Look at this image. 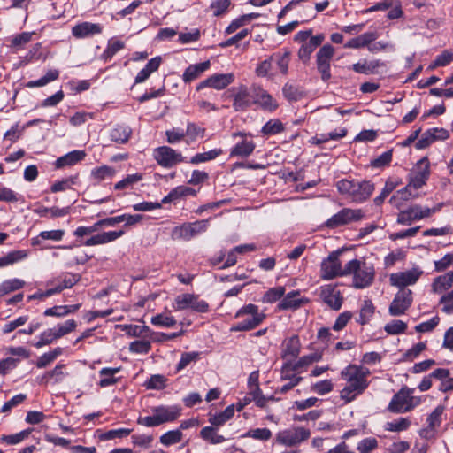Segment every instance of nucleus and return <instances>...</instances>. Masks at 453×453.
I'll use <instances>...</instances> for the list:
<instances>
[{
	"mask_svg": "<svg viewBox=\"0 0 453 453\" xmlns=\"http://www.w3.org/2000/svg\"><path fill=\"white\" fill-rule=\"evenodd\" d=\"M370 371L357 365H349L341 372V377L346 381V386L341 390L340 397L345 403L353 402L362 395L369 386Z\"/></svg>",
	"mask_w": 453,
	"mask_h": 453,
	"instance_id": "1",
	"label": "nucleus"
},
{
	"mask_svg": "<svg viewBox=\"0 0 453 453\" xmlns=\"http://www.w3.org/2000/svg\"><path fill=\"white\" fill-rule=\"evenodd\" d=\"M344 273L353 275V287L361 289L369 287L374 280L375 269L365 260L353 259L344 266Z\"/></svg>",
	"mask_w": 453,
	"mask_h": 453,
	"instance_id": "2",
	"label": "nucleus"
},
{
	"mask_svg": "<svg viewBox=\"0 0 453 453\" xmlns=\"http://www.w3.org/2000/svg\"><path fill=\"white\" fill-rule=\"evenodd\" d=\"M338 191L349 196L353 202L362 203L367 200L374 190V185L371 181L341 180L336 184Z\"/></svg>",
	"mask_w": 453,
	"mask_h": 453,
	"instance_id": "3",
	"label": "nucleus"
},
{
	"mask_svg": "<svg viewBox=\"0 0 453 453\" xmlns=\"http://www.w3.org/2000/svg\"><path fill=\"white\" fill-rule=\"evenodd\" d=\"M414 388L403 386L397 393H395L388 406V411L392 413H405L412 411L420 404L421 397L413 396Z\"/></svg>",
	"mask_w": 453,
	"mask_h": 453,
	"instance_id": "4",
	"label": "nucleus"
},
{
	"mask_svg": "<svg viewBox=\"0 0 453 453\" xmlns=\"http://www.w3.org/2000/svg\"><path fill=\"white\" fill-rule=\"evenodd\" d=\"M244 315L250 317L244 319L238 322L234 327V331H249L254 329L262 323L265 319V315L263 312H259L258 307L255 304L250 303L240 309L235 317L241 318Z\"/></svg>",
	"mask_w": 453,
	"mask_h": 453,
	"instance_id": "5",
	"label": "nucleus"
},
{
	"mask_svg": "<svg viewBox=\"0 0 453 453\" xmlns=\"http://www.w3.org/2000/svg\"><path fill=\"white\" fill-rule=\"evenodd\" d=\"M441 204H438L434 208H422L420 205L415 204L406 210L401 211L397 215V223L403 226H410L412 222L429 218L434 213L439 211Z\"/></svg>",
	"mask_w": 453,
	"mask_h": 453,
	"instance_id": "6",
	"label": "nucleus"
},
{
	"mask_svg": "<svg viewBox=\"0 0 453 453\" xmlns=\"http://www.w3.org/2000/svg\"><path fill=\"white\" fill-rule=\"evenodd\" d=\"M173 307L175 311L191 309L194 311L205 313L209 311V304L204 300L199 299L197 295L181 294L175 297Z\"/></svg>",
	"mask_w": 453,
	"mask_h": 453,
	"instance_id": "7",
	"label": "nucleus"
},
{
	"mask_svg": "<svg viewBox=\"0 0 453 453\" xmlns=\"http://www.w3.org/2000/svg\"><path fill=\"white\" fill-rule=\"evenodd\" d=\"M341 253V250L333 251L322 261L320 277L323 280H330L339 276H346L344 268H342V264L339 259Z\"/></svg>",
	"mask_w": 453,
	"mask_h": 453,
	"instance_id": "8",
	"label": "nucleus"
},
{
	"mask_svg": "<svg viewBox=\"0 0 453 453\" xmlns=\"http://www.w3.org/2000/svg\"><path fill=\"white\" fill-rule=\"evenodd\" d=\"M153 157L165 168H172L184 161L182 154L169 146H160L153 150Z\"/></svg>",
	"mask_w": 453,
	"mask_h": 453,
	"instance_id": "9",
	"label": "nucleus"
},
{
	"mask_svg": "<svg viewBox=\"0 0 453 453\" xmlns=\"http://www.w3.org/2000/svg\"><path fill=\"white\" fill-rule=\"evenodd\" d=\"M208 220H197L193 223H184L175 226L172 230L173 240L189 241L194 236L204 232L207 229Z\"/></svg>",
	"mask_w": 453,
	"mask_h": 453,
	"instance_id": "10",
	"label": "nucleus"
},
{
	"mask_svg": "<svg viewBox=\"0 0 453 453\" xmlns=\"http://www.w3.org/2000/svg\"><path fill=\"white\" fill-rule=\"evenodd\" d=\"M364 218V212L360 209L344 208L329 218L325 223L326 226L331 229L359 221Z\"/></svg>",
	"mask_w": 453,
	"mask_h": 453,
	"instance_id": "11",
	"label": "nucleus"
},
{
	"mask_svg": "<svg viewBox=\"0 0 453 453\" xmlns=\"http://www.w3.org/2000/svg\"><path fill=\"white\" fill-rule=\"evenodd\" d=\"M311 435V432L303 427H294L279 432L276 434V441L285 446H295L306 441Z\"/></svg>",
	"mask_w": 453,
	"mask_h": 453,
	"instance_id": "12",
	"label": "nucleus"
},
{
	"mask_svg": "<svg viewBox=\"0 0 453 453\" xmlns=\"http://www.w3.org/2000/svg\"><path fill=\"white\" fill-rule=\"evenodd\" d=\"M412 292L410 289H399L388 307L391 316H401L411 307L412 303Z\"/></svg>",
	"mask_w": 453,
	"mask_h": 453,
	"instance_id": "13",
	"label": "nucleus"
},
{
	"mask_svg": "<svg viewBox=\"0 0 453 453\" xmlns=\"http://www.w3.org/2000/svg\"><path fill=\"white\" fill-rule=\"evenodd\" d=\"M233 138L242 137V140L237 142L230 150V157H248L250 156L256 144L252 140H248L247 136H251L250 134L242 132H235L232 134Z\"/></svg>",
	"mask_w": 453,
	"mask_h": 453,
	"instance_id": "14",
	"label": "nucleus"
},
{
	"mask_svg": "<svg viewBox=\"0 0 453 453\" xmlns=\"http://www.w3.org/2000/svg\"><path fill=\"white\" fill-rule=\"evenodd\" d=\"M430 174L429 164L426 159H421L417 165V169L413 170L409 175L408 187L414 189L423 187L428 180Z\"/></svg>",
	"mask_w": 453,
	"mask_h": 453,
	"instance_id": "15",
	"label": "nucleus"
},
{
	"mask_svg": "<svg viewBox=\"0 0 453 453\" xmlns=\"http://www.w3.org/2000/svg\"><path fill=\"white\" fill-rule=\"evenodd\" d=\"M233 91V107L235 111H244L254 104V93L250 94L245 85H240Z\"/></svg>",
	"mask_w": 453,
	"mask_h": 453,
	"instance_id": "16",
	"label": "nucleus"
},
{
	"mask_svg": "<svg viewBox=\"0 0 453 453\" xmlns=\"http://www.w3.org/2000/svg\"><path fill=\"white\" fill-rule=\"evenodd\" d=\"M234 81V75L232 73H215L201 81L197 85L196 90H201L204 88H212L218 90H221L226 88L228 85L232 84Z\"/></svg>",
	"mask_w": 453,
	"mask_h": 453,
	"instance_id": "17",
	"label": "nucleus"
},
{
	"mask_svg": "<svg viewBox=\"0 0 453 453\" xmlns=\"http://www.w3.org/2000/svg\"><path fill=\"white\" fill-rule=\"evenodd\" d=\"M422 272L418 269H412L405 272L392 273L389 280L392 286L399 288V289H407L406 287L415 284Z\"/></svg>",
	"mask_w": 453,
	"mask_h": 453,
	"instance_id": "18",
	"label": "nucleus"
},
{
	"mask_svg": "<svg viewBox=\"0 0 453 453\" xmlns=\"http://www.w3.org/2000/svg\"><path fill=\"white\" fill-rule=\"evenodd\" d=\"M320 297L325 303L334 311H339L342 305L343 297L336 286L328 284L321 287Z\"/></svg>",
	"mask_w": 453,
	"mask_h": 453,
	"instance_id": "19",
	"label": "nucleus"
},
{
	"mask_svg": "<svg viewBox=\"0 0 453 453\" xmlns=\"http://www.w3.org/2000/svg\"><path fill=\"white\" fill-rule=\"evenodd\" d=\"M301 352V342L297 335H292L283 341L281 345V358L292 361Z\"/></svg>",
	"mask_w": 453,
	"mask_h": 453,
	"instance_id": "20",
	"label": "nucleus"
},
{
	"mask_svg": "<svg viewBox=\"0 0 453 453\" xmlns=\"http://www.w3.org/2000/svg\"><path fill=\"white\" fill-rule=\"evenodd\" d=\"M325 40L323 34L311 36L307 42L301 45L298 50V58L303 63L307 64L310 61L311 53L316 50L317 47L320 46Z\"/></svg>",
	"mask_w": 453,
	"mask_h": 453,
	"instance_id": "21",
	"label": "nucleus"
},
{
	"mask_svg": "<svg viewBox=\"0 0 453 453\" xmlns=\"http://www.w3.org/2000/svg\"><path fill=\"white\" fill-rule=\"evenodd\" d=\"M80 280L81 275L72 273H64L53 280L49 281L47 284L48 286L56 284L54 287H52V289H56V294H58L65 288H72Z\"/></svg>",
	"mask_w": 453,
	"mask_h": 453,
	"instance_id": "22",
	"label": "nucleus"
},
{
	"mask_svg": "<svg viewBox=\"0 0 453 453\" xmlns=\"http://www.w3.org/2000/svg\"><path fill=\"white\" fill-rule=\"evenodd\" d=\"M254 104H259L264 110L273 111L277 109L278 104L272 96L260 87H253Z\"/></svg>",
	"mask_w": 453,
	"mask_h": 453,
	"instance_id": "23",
	"label": "nucleus"
},
{
	"mask_svg": "<svg viewBox=\"0 0 453 453\" xmlns=\"http://www.w3.org/2000/svg\"><path fill=\"white\" fill-rule=\"evenodd\" d=\"M124 234L123 230L102 232L92 235L84 242L85 246H96L114 242Z\"/></svg>",
	"mask_w": 453,
	"mask_h": 453,
	"instance_id": "24",
	"label": "nucleus"
},
{
	"mask_svg": "<svg viewBox=\"0 0 453 453\" xmlns=\"http://www.w3.org/2000/svg\"><path fill=\"white\" fill-rule=\"evenodd\" d=\"M181 408L173 406H157L152 409V412L157 414L161 425L177 419L180 416Z\"/></svg>",
	"mask_w": 453,
	"mask_h": 453,
	"instance_id": "25",
	"label": "nucleus"
},
{
	"mask_svg": "<svg viewBox=\"0 0 453 453\" xmlns=\"http://www.w3.org/2000/svg\"><path fill=\"white\" fill-rule=\"evenodd\" d=\"M103 27L99 24L81 22L72 28V35L76 38H84L101 34Z\"/></svg>",
	"mask_w": 453,
	"mask_h": 453,
	"instance_id": "26",
	"label": "nucleus"
},
{
	"mask_svg": "<svg viewBox=\"0 0 453 453\" xmlns=\"http://www.w3.org/2000/svg\"><path fill=\"white\" fill-rule=\"evenodd\" d=\"M378 37L377 33L375 32H366L359 36L354 37L348 41L344 44V48L346 49H360L363 47L369 46L372 42H374Z\"/></svg>",
	"mask_w": 453,
	"mask_h": 453,
	"instance_id": "27",
	"label": "nucleus"
},
{
	"mask_svg": "<svg viewBox=\"0 0 453 453\" xmlns=\"http://www.w3.org/2000/svg\"><path fill=\"white\" fill-rule=\"evenodd\" d=\"M86 157L84 150H73L56 160L55 165L57 168H63L65 166H72L83 160Z\"/></svg>",
	"mask_w": 453,
	"mask_h": 453,
	"instance_id": "28",
	"label": "nucleus"
},
{
	"mask_svg": "<svg viewBox=\"0 0 453 453\" xmlns=\"http://www.w3.org/2000/svg\"><path fill=\"white\" fill-rule=\"evenodd\" d=\"M210 66L211 62L209 60L196 65H190L186 68L182 79L186 83L191 82L200 77L203 72L210 68Z\"/></svg>",
	"mask_w": 453,
	"mask_h": 453,
	"instance_id": "29",
	"label": "nucleus"
},
{
	"mask_svg": "<svg viewBox=\"0 0 453 453\" xmlns=\"http://www.w3.org/2000/svg\"><path fill=\"white\" fill-rule=\"evenodd\" d=\"M453 285V271H449L443 275L436 277L432 283V291L434 293H442L449 289Z\"/></svg>",
	"mask_w": 453,
	"mask_h": 453,
	"instance_id": "30",
	"label": "nucleus"
},
{
	"mask_svg": "<svg viewBox=\"0 0 453 453\" xmlns=\"http://www.w3.org/2000/svg\"><path fill=\"white\" fill-rule=\"evenodd\" d=\"M383 65L380 60L367 61L366 59L362 62H357L352 65V70L357 73L363 74H373L377 72V69Z\"/></svg>",
	"mask_w": 453,
	"mask_h": 453,
	"instance_id": "31",
	"label": "nucleus"
},
{
	"mask_svg": "<svg viewBox=\"0 0 453 453\" xmlns=\"http://www.w3.org/2000/svg\"><path fill=\"white\" fill-rule=\"evenodd\" d=\"M132 133V129L128 126L117 125L111 130L110 137L112 142L124 144L128 142Z\"/></svg>",
	"mask_w": 453,
	"mask_h": 453,
	"instance_id": "32",
	"label": "nucleus"
},
{
	"mask_svg": "<svg viewBox=\"0 0 453 453\" xmlns=\"http://www.w3.org/2000/svg\"><path fill=\"white\" fill-rule=\"evenodd\" d=\"M161 62H162L161 57H155V58H151L147 63L145 67L142 68L137 73V75L135 77V83H142V82L145 81L152 73L156 72L159 68Z\"/></svg>",
	"mask_w": 453,
	"mask_h": 453,
	"instance_id": "33",
	"label": "nucleus"
},
{
	"mask_svg": "<svg viewBox=\"0 0 453 453\" xmlns=\"http://www.w3.org/2000/svg\"><path fill=\"white\" fill-rule=\"evenodd\" d=\"M291 53L288 50L284 49L283 52H275L271 56V59L275 62L280 73L284 76L288 73V65L290 62Z\"/></svg>",
	"mask_w": 453,
	"mask_h": 453,
	"instance_id": "34",
	"label": "nucleus"
},
{
	"mask_svg": "<svg viewBox=\"0 0 453 453\" xmlns=\"http://www.w3.org/2000/svg\"><path fill=\"white\" fill-rule=\"evenodd\" d=\"M415 197H417V195L412 194L411 188L406 186L396 191L389 199V203L394 207L400 209L407 201Z\"/></svg>",
	"mask_w": 453,
	"mask_h": 453,
	"instance_id": "35",
	"label": "nucleus"
},
{
	"mask_svg": "<svg viewBox=\"0 0 453 453\" xmlns=\"http://www.w3.org/2000/svg\"><path fill=\"white\" fill-rule=\"evenodd\" d=\"M119 371L120 367L101 369L99 371V374L102 379L99 380L98 385L101 388H106L108 386L116 384L119 380L115 378L114 375Z\"/></svg>",
	"mask_w": 453,
	"mask_h": 453,
	"instance_id": "36",
	"label": "nucleus"
},
{
	"mask_svg": "<svg viewBox=\"0 0 453 453\" xmlns=\"http://www.w3.org/2000/svg\"><path fill=\"white\" fill-rule=\"evenodd\" d=\"M216 426H205L200 431V436L203 440L210 442L211 444H219L226 441L223 435L218 434Z\"/></svg>",
	"mask_w": 453,
	"mask_h": 453,
	"instance_id": "37",
	"label": "nucleus"
},
{
	"mask_svg": "<svg viewBox=\"0 0 453 453\" xmlns=\"http://www.w3.org/2000/svg\"><path fill=\"white\" fill-rule=\"evenodd\" d=\"M375 311V307L371 300H365L359 311V317L357 322L360 325L367 324L372 318Z\"/></svg>",
	"mask_w": 453,
	"mask_h": 453,
	"instance_id": "38",
	"label": "nucleus"
},
{
	"mask_svg": "<svg viewBox=\"0 0 453 453\" xmlns=\"http://www.w3.org/2000/svg\"><path fill=\"white\" fill-rule=\"evenodd\" d=\"M234 414V405L227 406L224 411L214 415L209 418V422L216 427L223 426L228 421Z\"/></svg>",
	"mask_w": 453,
	"mask_h": 453,
	"instance_id": "39",
	"label": "nucleus"
},
{
	"mask_svg": "<svg viewBox=\"0 0 453 453\" xmlns=\"http://www.w3.org/2000/svg\"><path fill=\"white\" fill-rule=\"evenodd\" d=\"M125 48V42L117 39H111L107 43V47L102 54V58L106 62L112 58V57Z\"/></svg>",
	"mask_w": 453,
	"mask_h": 453,
	"instance_id": "40",
	"label": "nucleus"
},
{
	"mask_svg": "<svg viewBox=\"0 0 453 453\" xmlns=\"http://www.w3.org/2000/svg\"><path fill=\"white\" fill-rule=\"evenodd\" d=\"M334 53L335 50L331 44L323 45L316 54V64H331Z\"/></svg>",
	"mask_w": 453,
	"mask_h": 453,
	"instance_id": "41",
	"label": "nucleus"
},
{
	"mask_svg": "<svg viewBox=\"0 0 453 453\" xmlns=\"http://www.w3.org/2000/svg\"><path fill=\"white\" fill-rule=\"evenodd\" d=\"M27 257V250H13L0 257V267L12 265L25 259Z\"/></svg>",
	"mask_w": 453,
	"mask_h": 453,
	"instance_id": "42",
	"label": "nucleus"
},
{
	"mask_svg": "<svg viewBox=\"0 0 453 453\" xmlns=\"http://www.w3.org/2000/svg\"><path fill=\"white\" fill-rule=\"evenodd\" d=\"M299 295L298 292L293 291L288 293L283 299L279 303L278 309L279 310H288V309H296L300 306L301 301L296 298Z\"/></svg>",
	"mask_w": 453,
	"mask_h": 453,
	"instance_id": "43",
	"label": "nucleus"
},
{
	"mask_svg": "<svg viewBox=\"0 0 453 453\" xmlns=\"http://www.w3.org/2000/svg\"><path fill=\"white\" fill-rule=\"evenodd\" d=\"M223 153L221 149H213L207 152L196 154L191 157L189 163L193 165H197L200 163L207 162L210 160H213Z\"/></svg>",
	"mask_w": 453,
	"mask_h": 453,
	"instance_id": "44",
	"label": "nucleus"
},
{
	"mask_svg": "<svg viewBox=\"0 0 453 453\" xmlns=\"http://www.w3.org/2000/svg\"><path fill=\"white\" fill-rule=\"evenodd\" d=\"M183 437V434L180 430H171L160 436V443H162L164 446H171L176 443H179L181 441Z\"/></svg>",
	"mask_w": 453,
	"mask_h": 453,
	"instance_id": "45",
	"label": "nucleus"
},
{
	"mask_svg": "<svg viewBox=\"0 0 453 453\" xmlns=\"http://www.w3.org/2000/svg\"><path fill=\"white\" fill-rule=\"evenodd\" d=\"M321 354L313 353L311 355H305L300 357L296 362L292 361V365L294 369H296L298 372L302 371L303 368H305L311 365L314 362H318L321 359Z\"/></svg>",
	"mask_w": 453,
	"mask_h": 453,
	"instance_id": "46",
	"label": "nucleus"
},
{
	"mask_svg": "<svg viewBox=\"0 0 453 453\" xmlns=\"http://www.w3.org/2000/svg\"><path fill=\"white\" fill-rule=\"evenodd\" d=\"M24 285L25 282L19 279H12L4 281L0 285V297L12 291L20 289L21 288L24 287Z\"/></svg>",
	"mask_w": 453,
	"mask_h": 453,
	"instance_id": "47",
	"label": "nucleus"
},
{
	"mask_svg": "<svg viewBox=\"0 0 453 453\" xmlns=\"http://www.w3.org/2000/svg\"><path fill=\"white\" fill-rule=\"evenodd\" d=\"M272 432L268 428L250 429L243 437L253 438L261 441H267L272 438Z\"/></svg>",
	"mask_w": 453,
	"mask_h": 453,
	"instance_id": "48",
	"label": "nucleus"
},
{
	"mask_svg": "<svg viewBox=\"0 0 453 453\" xmlns=\"http://www.w3.org/2000/svg\"><path fill=\"white\" fill-rule=\"evenodd\" d=\"M411 426V421L407 418H399L398 419L388 422L385 426L386 430L390 432L406 431Z\"/></svg>",
	"mask_w": 453,
	"mask_h": 453,
	"instance_id": "49",
	"label": "nucleus"
},
{
	"mask_svg": "<svg viewBox=\"0 0 453 453\" xmlns=\"http://www.w3.org/2000/svg\"><path fill=\"white\" fill-rule=\"evenodd\" d=\"M30 434L31 429H27L14 434L3 435L0 438V441L9 445H15L23 441Z\"/></svg>",
	"mask_w": 453,
	"mask_h": 453,
	"instance_id": "50",
	"label": "nucleus"
},
{
	"mask_svg": "<svg viewBox=\"0 0 453 453\" xmlns=\"http://www.w3.org/2000/svg\"><path fill=\"white\" fill-rule=\"evenodd\" d=\"M285 294L284 287L272 288L267 290L262 297L263 303H273L280 300Z\"/></svg>",
	"mask_w": 453,
	"mask_h": 453,
	"instance_id": "51",
	"label": "nucleus"
},
{
	"mask_svg": "<svg viewBox=\"0 0 453 453\" xmlns=\"http://www.w3.org/2000/svg\"><path fill=\"white\" fill-rule=\"evenodd\" d=\"M284 130L282 122L279 119H271L262 127L261 132L266 135L277 134Z\"/></svg>",
	"mask_w": 453,
	"mask_h": 453,
	"instance_id": "52",
	"label": "nucleus"
},
{
	"mask_svg": "<svg viewBox=\"0 0 453 453\" xmlns=\"http://www.w3.org/2000/svg\"><path fill=\"white\" fill-rule=\"evenodd\" d=\"M115 173V170L108 165H102L97 167L91 172L92 177L97 180L101 181L107 178H111Z\"/></svg>",
	"mask_w": 453,
	"mask_h": 453,
	"instance_id": "53",
	"label": "nucleus"
},
{
	"mask_svg": "<svg viewBox=\"0 0 453 453\" xmlns=\"http://www.w3.org/2000/svg\"><path fill=\"white\" fill-rule=\"evenodd\" d=\"M151 323L157 326L173 327L176 324V320L173 316L160 313L151 318Z\"/></svg>",
	"mask_w": 453,
	"mask_h": 453,
	"instance_id": "54",
	"label": "nucleus"
},
{
	"mask_svg": "<svg viewBox=\"0 0 453 453\" xmlns=\"http://www.w3.org/2000/svg\"><path fill=\"white\" fill-rule=\"evenodd\" d=\"M282 92L288 101H297L303 96L302 91L293 84L286 83L283 86Z\"/></svg>",
	"mask_w": 453,
	"mask_h": 453,
	"instance_id": "55",
	"label": "nucleus"
},
{
	"mask_svg": "<svg viewBox=\"0 0 453 453\" xmlns=\"http://www.w3.org/2000/svg\"><path fill=\"white\" fill-rule=\"evenodd\" d=\"M230 4V0H213L210 5V8L213 11V15L215 17H219L226 12Z\"/></svg>",
	"mask_w": 453,
	"mask_h": 453,
	"instance_id": "56",
	"label": "nucleus"
},
{
	"mask_svg": "<svg viewBox=\"0 0 453 453\" xmlns=\"http://www.w3.org/2000/svg\"><path fill=\"white\" fill-rule=\"evenodd\" d=\"M444 407L437 406L433 412L427 418L428 427L430 430H434L435 427L439 426L441 422V415L443 413Z\"/></svg>",
	"mask_w": 453,
	"mask_h": 453,
	"instance_id": "57",
	"label": "nucleus"
},
{
	"mask_svg": "<svg viewBox=\"0 0 453 453\" xmlns=\"http://www.w3.org/2000/svg\"><path fill=\"white\" fill-rule=\"evenodd\" d=\"M76 322L73 319H69L65 321L63 325H58L54 329V334L56 338H60L76 328Z\"/></svg>",
	"mask_w": 453,
	"mask_h": 453,
	"instance_id": "58",
	"label": "nucleus"
},
{
	"mask_svg": "<svg viewBox=\"0 0 453 453\" xmlns=\"http://www.w3.org/2000/svg\"><path fill=\"white\" fill-rule=\"evenodd\" d=\"M398 182H395L391 180H387L381 193L374 198V203L376 205H380L386 197L398 186Z\"/></svg>",
	"mask_w": 453,
	"mask_h": 453,
	"instance_id": "59",
	"label": "nucleus"
},
{
	"mask_svg": "<svg viewBox=\"0 0 453 453\" xmlns=\"http://www.w3.org/2000/svg\"><path fill=\"white\" fill-rule=\"evenodd\" d=\"M388 334H400L406 331L407 324L402 320H393L384 327Z\"/></svg>",
	"mask_w": 453,
	"mask_h": 453,
	"instance_id": "60",
	"label": "nucleus"
},
{
	"mask_svg": "<svg viewBox=\"0 0 453 453\" xmlns=\"http://www.w3.org/2000/svg\"><path fill=\"white\" fill-rule=\"evenodd\" d=\"M119 326L122 327L127 332V334L134 337L142 336L144 334L150 331V329L147 326L124 325Z\"/></svg>",
	"mask_w": 453,
	"mask_h": 453,
	"instance_id": "61",
	"label": "nucleus"
},
{
	"mask_svg": "<svg viewBox=\"0 0 453 453\" xmlns=\"http://www.w3.org/2000/svg\"><path fill=\"white\" fill-rule=\"evenodd\" d=\"M393 150H389L382 153L380 156L377 157L373 160L371 161V165L375 168H381L386 165H388L392 161Z\"/></svg>",
	"mask_w": 453,
	"mask_h": 453,
	"instance_id": "62",
	"label": "nucleus"
},
{
	"mask_svg": "<svg viewBox=\"0 0 453 453\" xmlns=\"http://www.w3.org/2000/svg\"><path fill=\"white\" fill-rule=\"evenodd\" d=\"M440 304L442 305V312L446 314H453V289L441 297Z\"/></svg>",
	"mask_w": 453,
	"mask_h": 453,
	"instance_id": "63",
	"label": "nucleus"
},
{
	"mask_svg": "<svg viewBox=\"0 0 453 453\" xmlns=\"http://www.w3.org/2000/svg\"><path fill=\"white\" fill-rule=\"evenodd\" d=\"M378 447V441L375 438H365L357 445V450L360 453H370Z\"/></svg>",
	"mask_w": 453,
	"mask_h": 453,
	"instance_id": "64",
	"label": "nucleus"
}]
</instances>
